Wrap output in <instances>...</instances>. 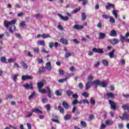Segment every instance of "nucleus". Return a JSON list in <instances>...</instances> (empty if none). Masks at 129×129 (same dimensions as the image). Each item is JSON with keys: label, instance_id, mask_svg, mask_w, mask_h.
<instances>
[{"label": "nucleus", "instance_id": "obj_32", "mask_svg": "<svg viewBox=\"0 0 129 129\" xmlns=\"http://www.w3.org/2000/svg\"><path fill=\"white\" fill-rule=\"evenodd\" d=\"M58 109L60 112L61 113H64V109L61 107V106H58Z\"/></svg>", "mask_w": 129, "mask_h": 129}, {"label": "nucleus", "instance_id": "obj_55", "mask_svg": "<svg viewBox=\"0 0 129 129\" xmlns=\"http://www.w3.org/2000/svg\"><path fill=\"white\" fill-rule=\"evenodd\" d=\"M94 118V115L93 114H90L89 117V120H92Z\"/></svg>", "mask_w": 129, "mask_h": 129}, {"label": "nucleus", "instance_id": "obj_34", "mask_svg": "<svg viewBox=\"0 0 129 129\" xmlns=\"http://www.w3.org/2000/svg\"><path fill=\"white\" fill-rule=\"evenodd\" d=\"M81 125L83 127H84V128L86 127V125H87L86 122H85L83 121H81Z\"/></svg>", "mask_w": 129, "mask_h": 129}, {"label": "nucleus", "instance_id": "obj_7", "mask_svg": "<svg viewBox=\"0 0 129 129\" xmlns=\"http://www.w3.org/2000/svg\"><path fill=\"white\" fill-rule=\"evenodd\" d=\"M32 79H33V77L31 76L27 75L22 76V80L23 81H25V80H32Z\"/></svg>", "mask_w": 129, "mask_h": 129}, {"label": "nucleus", "instance_id": "obj_25", "mask_svg": "<svg viewBox=\"0 0 129 129\" xmlns=\"http://www.w3.org/2000/svg\"><path fill=\"white\" fill-rule=\"evenodd\" d=\"M46 68L47 69V70H49V71H50V70H51V62H48L46 63Z\"/></svg>", "mask_w": 129, "mask_h": 129}, {"label": "nucleus", "instance_id": "obj_56", "mask_svg": "<svg viewBox=\"0 0 129 129\" xmlns=\"http://www.w3.org/2000/svg\"><path fill=\"white\" fill-rule=\"evenodd\" d=\"M46 108L47 110L48 111H49L50 110V109H51V106H50V104H47L46 105Z\"/></svg>", "mask_w": 129, "mask_h": 129}, {"label": "nucleus", "instance_id": "obj_36", "mask_svg": "<svg viewBox=\"0 0 129 129\" xmlns=\"http://www.w3.org/2000/svg\"><path fill=\"white\" fill-rule=\"evenodd\" d=\"M19 26L21 27V28L26 27V22L25 21H22L21 23H20Z\"/></svg>", "mask_w": 129, "mask_h": 129}, {"label": "nucleus", "instance_id": "obj_48", "mask_svg": "<svg viewBox=\"0 0 129 129\" xmlns=\"http://www.w3.org/2000/svg\"><path fill=\"white\" fill-rule=\"evenodd\" d=\"M106 124H105L103 123H102L100 127V129H104L105 127H106Z\"/></svg>", "mask_w": 129, "mask_h": 129}, {"label": "nucleus", "instance_id": "obj_12", "mask_svg": "<svg viewBox=\"0 0 129 129\" xmlns=\"http://www.w3.org/2000/svg\"><path fill=\"white\" fill-rule=\"evenodd\" d=\"M62 106L65 108V109H69V108L70 107V105H69L68 103L63 101L62 102Z\"/></svg>", "mask_w": 129, "mask_h": 129}, {"label": "nucleus", "instance_id": "obj_44", "mask_svg": "<svg viewBox=\"0 0 129 129\" xmlns=\"http://www.w3.org/2000/svg\"><path fill=\"white\" fill-rule=\"evenodd\" d=\"M109 18V22L112 24H114L115 23V20L111 17H110Z\"/></svg>", "mask_w": 129, "mask_h": 129}, {"label": "nucleus", "instance_id": "obj_51", "mask_svg": "<svg viewBox=\"0 0 129 129\" xmlns=\"http://www.w3.org/2000/svg\"><path fill=\"white\" fill-rule=\"evenodd\" d=\"M58 72L60 75H64V74L65 73V72H64V71L62 70H59Z\"/></svg>", "mask_w": 129, "mask_h": 129}, {"label": "nucleus", "instance_id": "obj_41", "mask_svg": "<svg viewBox=\"0 0 129 129\" xmlns=\"http://www.w3.org/2000/svg\"><path fill=\"white\" fill-rule=\"evenodd\" d=\"M39 92H40V93H42L43 94H45V93H46V92H47V91H46V90L45 89H42L41 90V89L38 90Z\"/></svg>", "mask_w": 129, "mask_h": 129}, {"label": "nucleus", "instance_id": "obj_27", "mask_svg": "<svg viewBox=\"0 0 129 129\" xmlns=\"http://www.w3.org/2000/svg\"><path fill=\"white\" fill-rule=\"evenodd\" d=\"M66 93H67V95L69 97L71 96V95H73V92L70 90H67L66 91Z\"/></svg>", "mask_w": 129, "mask_h": 129}, {"label": "nucleus", "instance_id": "obj_23", "mask_svg": "<svg viewBox=\"0 0 129 129\" xmlns=\"http://www.w3.org/2000/svg\"><path fill=\"white\" fill-rule=\"evenodd\" d=\"M103 65L105 67H107L109 65V63L108 62V61L106 59H103L102 60Z\"/></svg>", "mask_w": 129, "mask_h": 129}, {"label": "nucleus", "instance_id": "obj_33", "mask_svg": "<svg viewBox=\"0 0 129 129\" xmlns=\"http://www.w3.org/2000/svg\"><path fill=\"white\" fill-rule=\"evenodd\" d=\"M42 38L43 39H46V38H50V35L49 34H43L41 35Z\"/></svg>", "mask_w": 129, "mask_h": 129}, {"label": "nucleus", "instance_id": "obj_9", "mask_svg": "<svg viewBox=\"0 0 129 129\" xmlns=\"http://www.w3.org/2000/svg\"><path fill=\"white\" fill-rule=\"evenodd\" d=\"M101 83V81H100L99 80H96L92 82V84H93V85H96L95 86L96 88L97 87V86L96 85H100Z\"/></svg>", "mask_w": 129, "mask_h": 129}, {"label": "nucleus", "instance_id": "obj_43", "mask_svg": "<svg viewBox=\"0 0 129 129\" xmlns=\"http://www.w3.org/2000/svg\"><path fill=\"white\" fill-rule=\"evenodd\" d=\"M90 103L91 104H92L93 105H95V100L93 99V98H91L90 100Z\"/></svg>", "mask_w": 129, "mask_h": 129}, {"label": "nucleus", "instance_id": "obj_58", "mask_svg": "<svg viewBox=\"0 0 129 129\" xmlns=\"http://www.w3.org/2000/svg\"><path fill=\"white\" fill-rule=\"evenodd\" d=\"M118 126L119 129H122L123 128V123H119L118 124Z\"/></svg>", "mask_w": 129, "mask_h": 129}, {"label": "nucleus", "instance_id": "obj_28", "mask_svg": "<svg viewBox=\"0 0 129 129\" xmlns=\"http://www.w3.org/2000/svg\"><path fill=\"white\" fill-rule=\"evenodd\" d=\"M122 108L124 110H127V109H129V105L123 104L122 105Z\"/></svg>", "mask_w": 129, "mask_h": 129}, {"label": "nucleus", "instance_id": "obj_30", "mask_svg": "<svg viewBox=\"0 0 129 129\" xmlns=\"http://www.w3.org/2000/svg\"><path fill=\"white\" fill-rule=\"evenodd\" d=\"M120 40L121 41V43L123 44V43H124V40H125V37L123 36L122 35H120Z\"/></svg>", "mask_w": 129, "mask_h": 129}, {"label": "nucleus", "instance_id": "obj_63", "mask_svg": "<svg viewBox=\"0 0 129 129\" xmlns=\"http://www.w3.org/2000/svg\"><path fill=\"white\" fill-rule=\"evenodd\" d=\"M102 18H103V19H108V18H109V16H108V15H103L102 16Z\"/></svg>", "mask_w": 129, "mask_h": 129}, {"label": "nucleus", "instance_id": "obj_47", "mask_svg": "<svg viewBox=\"0 0 129 129\" xmlns=\"http://www.w3.org/2000/svg\"><path fill=\"white\" fill-rule=\"evenodd\" d=\"M73 98H74L75 99H77L78 97H79V96H78V94H73L72 95Z\"/></svg>", "mask_w": 129, "mask_h": 129}, {"label": "nucleus", "instance_id": "obj_49", "mask_svg": "<svg viewBox=\"0 0 129 129\" xmlns=\"http://www.w3.org/2000/svg\"><path fill=\"white\" fill-rule=\"evenodd\" d=\"M80 10V8H79V9L77 8L76 10L73 11L72 12V14H76V13H78V12H79Z\"/></svg>", "mask_w": 129, "mask_h": 129}, {"label": "nucleus", "instance_id": "obj_52", "mask_svg": "<svg viewBox=\"0 0 129 129\" xmlns=\"http://www.w3.org/2000/svg\"><path fill=\"white\" fill-rule=\"evenodd\" d=\"M83 101V103L84 104H89V101H88V100H86V99H84L82 100Z\"/></svg>", "mask_w": 129, "mask_h": 129}, {"label": "nucleus", "instance_id": "obj_35", "mask_svg": "<svg viewBox=\"0 0 129 129\" xmlns=\"http://www.w3.org/2000/svg\"><path fill=\"white\" fill-rule=\"evenodd\" d=\"M86 17L85 13H83L82 14V20L83 21H85L86 20Z\"/></svg>", "mask_w": 129, "mask_h": 129}, {"label": "nucleus", "instance_id": "obj_57", "mask_svg": "<svg viewBox=\"0 0 129 129\" xmlns=\"http://www.w3.org/2000/svg\"><path fill=\"white\" fill-rule=\"evenodd\" d=\"M77 103H78V100L77 99H75L72 102L73 105H75V104H77Z\"/></svg>", "mask_w": 129, "mask_h": 129}, {"label": "nucleus", "instance_id": "obj_64", "mask_svg": "<svg viewBox=\"0 0 129 129\" xmlns=\"http://www.w3.org/2000/svg\"><path fill=\"white\" fill-rule=\"evenodd\" d=\"M13 95H7V98L8 99V98H10V99H12V98H13Z\"/></svg>", "mask_w": 129, "mask_h": 129}, {"label": "nucleus", "instance_id": "obj_21", "mask_svg": "<svg viewBox=\"0 0 129 129\" xmlns=\"http://www.w3.org/2000/svg\"><path fill=\"white\" fill-rule=\"evenodd\" d=\"M114 94L112 93H107L106 94V98H113Z\"/></svg>", "mask_w": 129, "mask_h": 129}, {"label": "nucleus", "instance_id": "obj_29", "mask_svg": "<svg viewBox=\"0 0 129 129\" xmlns=\"http://www.w3.org/2000/svg\"><path fill=\"white\" fill-rule=\"evenodd\" d=\"M1 62H2V63H8L7 62V58H6V57L5 56H3L1 58Z\"/></svg>", "mask_w": 129, "mask_h": 129}, {"label": "nucleus", "instance_id": "obj_20", "mask_svg": "<svg viewBox=\"0 0 129 129\" xmlns=\"http://www.w3.org/2000/svg\"><path fill=\"white\" fill-rule=\"evenodd\" d=\"M110 36H111V37H116V36H117L116 31L114 30H111L110 33Z\"/></svg>", "mask_w": 129, "mask_h": 129}, {"label": "nucleus", "instance_id": "obj_40", "mask_svg": "<svg viewBox=\"0 0 129 129\" xmlns=\"http://www.w3.org/2000/svg\"><path fill=\"white\" fill-rule=\"evenodd\" d=\"M33 51L34 53H36V54H39V52H40V49L38 47L33 48Z\"/></svg>", "mask_w": 129, "mask_h": 129}, {"label": "nucleus", "instance_id": "obj_46", "mask_svg": "<svg viewBox=\"0 0 129 129\" xmlns=\"http://www.w3.org/2000/svg\"><path fill=\"white\" fill-rule=\"evenodd\" d=\"M45 71V68H40L39 69V74H41V73H43V72H44Z\"/></svg>", "mask_w": 129, "mask_h": 129}, {"label": "nucleus", "instance_id": "obj_38", "mask_svg": "<svg viewBox=\"0 0 129 129\" xmlns=\"http://www.w3.org/2000/svg\"><path fill=\"white\" fill-rule=\"evenodd\" d=\"M72 54L70 52H67L65 54V58H69V57H71V56H72Z\"/></svg>", "mask_w": 129, "mask_h": 129}, {"label": "nucleus", "instance_id": "obj_6", "mask_svg": "<svg viewBox=\"0 0 129 129\" xmlns=\"http://www.w3.org/2000/svg\"><path fill=\"white\" fill-rule=\"evenodd\" d=\"M92 51L94 53H97L98 54H103V53L104 52L103 51V50H102V49H101L100 48L97 49L96 48H93L92 49Z\"/></svg>", "mask_w": 129, "mask_h": 129}, {"label": "nucleus", "instance_id": "obj_2", "mask_svg": "<svg viewBox=\"0 0 129 129\" xmlns=\"http://www.w3.org/2000/svg\"><path fill=\"white\" fill-rule=\"evenodd\" d=\"M16 22H17V20H13L10 22L5 21L4 26L5 28H9V26H13V25H15V24H16Z\"/></svg>", "mask_w": 129, "mask_h": 129}, {"label": "nucleus", "instance_id": "obj_62", "mask_svg": "<svg viewBox=\"0 0 129 129\" xmlns=\"http://www.w3.org/2000/svg\"><path fill=\"white\" fill-rule=\"evenodd\" d=\"M42 101L43 103H46V102H48V99L43 98L42 99Z\"/></svg>", "mask_w": 129, "mask_h": 129}, {"label": "nucleus", "instance_id": "obj_26", "mask_svg": "<svg viewBox=\"0 0 129 129\" xmlns=\"http://www.w3.org/2000/svg\"><path fill=\"white\" fill-rule=\"evenodd\" d=\"M43 86H44V83L42 82H39L37 84V87L38 88V90L41 89V88H42Z\"/></svg>", "mask_w": 129, "mask_h": 129}, {"label": "nucleus", "instance_id": "obj_5", "mask_svg": "<svg viewBox=\"0 0 129 129\" xmlns=\"http://www.w3.org/2000/svg\"><path fill=\"white\" fill-rule=\"evenodd\" d=\"M23 87L24 88H26V89H33L34 87H33V84L32 82H30V84H26L24 85H23Z\"/></svg>", "mask_w": 129, "mask_h": 129}, {"label": "nucleus", "instance_id": "obj_22", "mask_svg": "<svg viewBox=\"0 0 129 129\" xmlns=\"http://www.w3.org/2000/svg\"><path fill=\"white\" fill-rule=\"evenodd\" d=\"M105 124L108 126L112 125L113 124V121H112L111 120H107L105 121Z\"/></svg>", "mask_w": 129, "mask_h": 129}, {"label": "nucleus", "instance_id": "obj_45", "mask_svg": "<svg viewBox=\"0 0 129 129\" xmlns=\"http://www.w3.org/2000/svg\"><path fill=\"white\" fill-rule=\"evenodd\" d=\"M107 85V84L105 83L104 82H101V84L100 85V86H102L103 87H106V86Z\"/></svg>", "mask_w": 129, "mask_h": 129}, {"label": "nucleus", "instance_id": "obj_16", "mask_svg": "<svg viewBox=\"0 0 129 129\" xmlns=\"http://www.w3.org/2000/svg\"><path fill=\"white\" fill-rule=\"evenodd\" d=\"M59 41L60 43H62V44H63L64 45H68V41L65 38H60Z\"/></svg>", "mask_w": 129, "mask_h": 129}, {"label": "nucleus", "instance_id": "obj_11", "mask_svg": "<svg viewBox=\"0 0 129 129\" xmlns=\"http://www.w3.org/2000/svg\"><path fill=\"white\" fill-rule=\"evenodd\" d=\"M72 118V115L71 114H67L64 117V120H69Z\"/></svg>", "mask_w": 129, "mask_h": 129}, {"label": "nucleus", "instance_id": "obj_14", "mask_svg": "<svg viewBox=\"0 0 129 129\" xmlns=\"http://www.w3.org/2000/svg\"><path fill=\"white\" fill-rule=\"evenodd\" d=\"M105 37H106L105 33L102 32L99 33V39L102 40V39H104Z\"/></svg>", "mask_w": 129, "mask_h": 129}, {"label": "nucleus", "instance_id": "obj_54", "mask_svg": "<svg viewBox=\"0 0 129 129\" xmlns=\"http://www.w3.org/2000/svg\"><path fill=\"white\" fill-rule=\"evenodd\" d=\"M55 94H56V95H57V96H60V95H62V94H61V93H60V91H59V90H56L55 91Z\"/></svg>", "mask_w": 129, "mask_h": 129}, {"label": "nucleus", "instance_id": "obj_61", "mask_svg": "<svg viewBox=\"0 0 129 129\" xmlns=\"http://www.w3.org/2000/svg\"><path fill=\"white\" fill-rule=\"evenodd\" d=\"M88 79L89 80V81H91L92 79H93V76L92 75H90L88 77Z\"/></svg>", "mask_w": 129, "mask_h": 129}, {"label": "nucleus", "instance_id": "obj_59", "mask_svg": "<svg viewBox=\"0 0 129 129\" xmlns=\"http://www.w3.org/2000/svg\"><path fill=\"white\" fill-rule=\"evenodd\" d=\"M53 46H54V42H49V47L50 49H52Z\"/></svg>", "mask_w": 129, "mask_h": 129}, {"label": "nucleus", "instance_id": "obj_8", "mask_svg": "<svg viewBox=\"0 0 129 129\" xmlns=\"http://www.w3.org/2000/svg\"><path fill=\"white\" fill-rule=\"evenodd\" d=\"M109 43H111V44H112V45H116V44H118L119 41H118V39L115 38L113 39H109Z\"/></svg>", "mask_w": 129, "mask_h": 129}, {"label": "nucleus", "instance_id": "obj_60", "mask_svg": "<svg viewBox=\"0 0 129 129\" xmlns=\"http://www.w3.org/2000/svg\"><path fill=\"white\" fill-rule=\"evenodd\" d=\"M35 17L36 19H39V18L42 17V15L38 14L35 15Z\"/></svg>", "mask_w": 129, "mask_h": 129}, {"label": "nucleus", "instance_id": "obj_53", "mask_svg": "<svg viewBox=\"0 0 129 129\" xmlns=\"http://www.w3.org/2000/svg\"><path fill=\"white\" fill-rule=\"evenodd\" d=\"M83 96H84V97H85L86 98H87V97H88L89 95L87 92H84L82 94Z\"/></svg>", "mask_w": 129, "mask_h": 129}, {"label": "nucleus", "instance_id": "obj_37", "mask_svg": "<svg viewBox=\"0 0 129 129\" xmlns=\"http://www.w3.org/2000/svg\"><path fill=\"white\" fill-rule=\"evenodd\" d=\"M38 43L41 46H45V41L44 40H39L38 41Z\"/></svg>", "mask_w": 129, "mask_h": 129}, {"label": "nucleus", "instance_id": "obj_13", "mask_svg": "<svg viewBox=\"0 0 129 129\" xmlns=\"http://www.w3.org/2000/svg\"><path fill=\"white\" fill-rule=\"evenodd\" d=\"M91 85H93V84H92V82H88L86 84V90H88V89L91 87Z\"/></svg>", "mask_w": 129, "mask_h": 129}, {"label": "nucleus", "instance_id": "obj_31", "mask_svg": "<svg viewBox=\"0 0 129 129\" xmlns=\"http://www.w3.org/2000/svg\"><path fill=\"white\" fill-rule=\"evenodd\" d=\"M67 79H68V78L66 77L64 79L59 80L58 82H59V83H63L65 82V81H67Z\"/></svg>", "mask_w": 129, "mask_h": 129}, {"label": "nucleus", "instance_id": "obj_24", "mask_svg": "<svg viewBox=\"0 0 129 129\" xmlns=\"http://www.w3.org/2000/svg\"><path fill=\"white\" fill-rule=\"evenodd\" d=\"M32 112H34L35 113H42V111L38 108H34L32 110Z\"/></svg>", "mask_w": 129, "mask_h": 129}, {"label": "nucleus", "instance_id": "obj_17", "mask_svg": "<svg viewBox=\"0 0 129 129\" xmlns=\"http://www.w3.org/2000/svg\"><path fill=\"white\" fill-rule=\"evenodd\" d=\"M46 88L47 90L48 97L49 98H52V93H51V89H50V88H49V87H46Z\"/></svg>", "mask_w": 129, "mask_h": 129}, {"label": "nucleus", "instance_id": "obj_1", "mask_svg": "<svg viewBox=\"0 0 129 129\" xmlns=\"http://www.w3.org/2000/svg\"><path fill=\"white\" fill-rule=\"evenodd\" d=\"M110 8L113 9V10L112 11V14L113 15L114 17H115V19H117V10H115L114 4L108 3L107 5L106 6V10H110Z\"/></svg>", "mask_w": 129, "mask_h": 129}, {"label": "nucleus", "instance_id": "obj_4", "mask_svg": "<svg viewBox=\"0 0 129 129\" xmlns=\"http://www.w3.org/2000/svg\"><path fill=\"white\" fill-rule=\"evenodd\" d=\"M109 103L111 106V109H113V110H115L116 109V103L115 102L111 101V100H109Z\"/></svg>", "mask_w": 129, "mask_h": 129}, {"label": "nucleus", "instance_id": "obj_10", "mask_svg": "<svg viewBox=\"0 0 129 129\" xmlns=\"http://www.w3.org/2000/svg\"><path fill=\"white\" fill-rule=\"evenodd\" d=\"M57 16H58L60 18V19L62 20V21H68L69 20V18H68V17H67V16L63 17L60 14H58Z\"/></svg>", "mask_w": 129, "mask_h": 129}, {"label": "nucleus", "instance_id": "obj_19", "mask_svg": "<svg viewBox=\"0 0 129 129\" xmlns=\"http://www.w3.org/2000/svg\"><path fill=\"white\" fill-rule=\"evenodd\" d=\"M115 50L113 49L111 52H110L108 53V56H109V57L111 59H112V58H113V57H114V52H115Z\"/></svg>", "mask_w": 129, "mask_h": 129}, {"label": "nucleus", "instance_id": "obj_15", "mask_svg": "<svg viewBox=\"0 0 129 129\" xmlns=\"http://www.w3.org/2000/svg\"><path fill=\"white\" fill-rule=\"evenodd\" d=\"M74 29H75V30H82V29H83L84 27L82 25H75L74 27H73Z\"/></svg>", "mask_w": 129, "mask_h": 129}, {"label": "nucleus", "instance_id": "obj_18", "mask_svg": "<svg viewBox=\"0 0 129 129\" xmlns=\"http://www.w3.org/2000/svg\"><path fill=\"white\" fill-rule=\"evenodd\" d=\"M21 64L22 66V67H23V69L27 70L28 69V64H27V63H26V62L24 61H22L21 62Z\"/></svg>", "mask_w": 129, "mask_h": 129}, {"label": "nucleus", "instance_id": "obj_3", "mask_svg": "<svg viewBox=\"0 0 129 129\" xmlns=\"http://www.w3.org/2000/svg\"><path fill=\"white\" fill-rule=\"evenodd\" d=\"M119 118L122 120H128L129 119V114L127 112H124L122 114V116H119Z\"/></svg>", "mask_w": 129, "mask_h": 129}, {"label": "nucleus", "instance_id": "obj_39", "mask_svg": "<svg viewBox=\"0 0 129 129\" xmlns=\"http://www.w3.org/2000/svg\"><path fill=\"white\" fill-rule=\"evenodd\" d=\"M35 95H36V92H32L31 94L29 96V99H32V98L34 97Z\"/></svg>", "mask_w": 129, "mask_h": 129}, {"label": "nucleus", "instance_id": "obj_50", "mask_svg": "<svg viewBox=\"0 0 129 129\" xmlns=\"http://www.w3.org/2000/svg\"><path fill=\"white\" fill-rule=\"evenodd\" d=\"M18 76H19L18 74L15 75L14 77H13V80L14 81V82H17V79H18Z\"/></svg>", "mask_w": 129, "mask_h": 129}, {"label": "nucleus", "instance_id": "obj_42", "mask_svg": "<svg viewBox=\"0 0 129 129\" xmlns=\"http://www.w3.org/2000/svg\"><path fill=\"white\" fill-rule=\"evenodd\" d=\"M78 2H83V6H86L87 2L88 1L87 0H78Z\"/></svg>", "mask_w": 129, "mask_h": 129}]
</instances>
